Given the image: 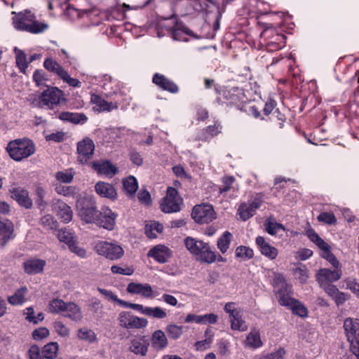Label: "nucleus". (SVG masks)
<instances>
[{
  "mask_svg": "<svg viewBox=\"0 0 359 359\" xmlns=\"http://www.w3.org/2000/svg\"><path fill=\"white\" fill-rule=\"evenodd\" d=\"M144 315L157 319H163L166 317L167 314L164 309L161 307H149L146 306Z\"/></svg>",
  "mask_w": 359,
  "mask_h": 359,
  "instance_id": "obj_48",
  "label": "nucleus"
},
{
  "mask_svg": "<svg viewBox=\"0 0 359 359\" xmlns=\"http://www.w3.org/2000/svg\"><path fill=\"white\" fill-rule=\"evenodd\" d=\"M182 198L179 195L178 191L172 187L167 189L166 195L163 198L160 207L161 210L165 213H172L180 212Z\"/></svg>",
  "mask_w": 359,
  "mask_h": 359,
  "instance_id": "obj_7",
  "label": "nucleus"
},
{
  "mask_svg": "<svg viewBox=\"0 0 359 359\" xmlns=\"http://www.w3.org/2000/svg\"><path fill=\"white\" fill-rule=\"evenodd\" d=\"M256 245L261 254L271 260L275 259L278 254V250L266 241L263 236H259L255 240Z\"/></svg>",
  "mask_w": 359,
  "mask_h": 359,
  "instance_id": "obj_18",
  "label": "nucleus"
},
{
  "mask_svg": "<svg viewBox=\"0 0 359 359\" xmlns=\"http://www.w3.org/2000/svg\"><path fill=\"white\" fill-rule=\"evenodd\" d=\"M235 302H228L225 304L224 310L226 313L229 314L231 318V327L232 330L245 331L247 330V326L245 321L243 320L241 314V310L235 307Z\"/></svg>",
  "mask_w": 359,
  "mask_h": 359,
  "instance_id": "obj_11",
  "label": "nucleus"
},
{
  "mask_svg": "<svg viewBox=\"0 0 359 359\" xmlns=\"http://www.w3.org/2000/svg\"><path fill=\"white\" fill-rule=\"evenodd\" d=\"M58 345L56 342H51L43 348V359H55L57 356Z\"/></svg>",
  "mask_w": 359,
  "mask_h": 359,
  "instance_id": "obj_46",
  "label": "nucleus"
},
{
  "mask_svg": "<svg viewBox=\"0 0 359 359\" xmlns=\"http://www.w3.org/2000/svg\"><path fill=\"white\" fill-rule=\"evenodd\" d=\"M342 276L341 269L331 270L329 269H320L316 274V281L319 286L332 284L333 282L339 280Z\"/></svg>",
  "mask_w": 359,
  "mask_h": 359,
  "instance_id": "obj_13",
  "label": "nucleus"
},
{
  "mask_svg": "<svg viewBox=\"0 0 359 359\" xmlns=\"http://www.w3.org/2000/svg\"><path fill=\"white\" fill-rule=\"evenodd\" d=\"M58 117L62 121L70 122L74 124L83 123L88 120L87 116L83 114L72 113L69 111L60 113Z\"/></svg>",
  "mask_w": 359,
  "mask_h": 359,
  "instance_id": "obj_30",
  "label": "nucleus"
},
{
  "mask_svg": "<svg viewBox=\"0 0 359 359\" xmlns=\"http://www.w3.org/2000/svg\"><path fill=\"white\" fill-rule=\"evenodd\" d=\"M149 343L144 337L135 338L131 341L130 350L136 355H146Z\"/></svg>",
  "mask_w": 359,
  "mask_h": 359,
  "instance_id": "obj_27",
  "label": "nucleus"
},
{
  "mask_svg": "<svg viewBox=\"0 0 359 359\" xmlns=\"http://www.w3.org/2000/svg\"><path fill=\"white\" fill-rule=\"evenodd\" d=\"M254 250L245 245H239L235 250V258L239 262H247L254 257Z\"/></svg>",
  "mask_w": 359,
  "mask_h": 359,
  "instance_id": "obj_31",
  "label": "nucleus"
},
{
  "mask_svg": "<svg viewBox=\"0 0 359 359\" xmlns=\"http://www.w3.org/2000/svg\"><path fill=\"white\" fill-rule=\"evenodd\" d=\"M106 18L108 21L111 20H123L126 17V13L123 10L122 7L119 6H116L110 9L107 10L106 12Z\"/></svg>",
  "mask_w": 359,
  "mask_h": 359,
  "instance_id": "obj_37",
  "label": "nucleus"
},
{
  "mask_svg": "<svg viewBox=\"0 0 359 359\" xmlns=\"http://www.w3.org/2000/svg\"><path fill=\"white\" fill-rule=\"evenodd\" d=\"M235 182L233 176L226 175L222 178V185L218 186V192L223 194L228 192L232 188V185Z\"/></svg>",
  "mask_w": 359,
  "mask_h": 359,
  "instance_id": "obj_50",
  "label": "nucleus"
},
{
  "mask_svg": "<svg viewBox=\"0 0 359 359\" xmlns=\"http://www.w3.org/2000/svg\"><path fill=\"white\" fill-rule=\"evenodd\" d=\"M196 257L198 260L203 263L212 264L216 261L215 252L212 250L208 243H203L200 248V252Z\"/></svg>",
  "mask_w": 359,
  "mask_h": 359,
  "instance_id": "obj_26",
  "label": "nucleus"
},
{
  "mask_svg": "<svg viewBox=\"0 0 359 359\" xmlns=\"http://www.w3.org/2000/svg\"><path fill=\"white\" fill-rule=\"evenodd\" d=\"M14 52L15 53L17 66L21 72L25 73V71L28 67V65L29 64V61L27 60L26 54L22 50L18 49L17 47L14 48Z\"/></svg>",
  "mask_w": 359,
  "mask_h": 359,
  "instance_id": "obj_40",
  "label": "nucleus"
},
{
  "mask_svg": "<svg viewBox=\"0 0 359 359\" xmlns=\"http://www.w3.org/2000/svg\"><path fill=\"white\" fill-rule=\"evenodd\" d=\"M95 188L97 194L102 197L107 198L112 201L117 198L116 189L109 183L100 181L95 184Z\"/></svg>",
  "mask_w": 359,
  "mask_h": 359,
  "instance_id": "obj_23",
  "label": "nucleus"
},
{
  "mask_svg": "<svg viewBox=\"0 0 359 359\" xmlns=\"http://www.w3.org/2000/svg\"><path fill=\"white\" fill-rule=\"evenodd\" d=\"M94 249L98 255L111 260L120 259L124 253L121 245L107 241H99L95 244Z\"/></svg>",
  "mask_w": 359,
  "mask_h": 359,
  "instance_id": "obj_8",
  "label": "nucleus"
},
{
  "mask_svg": "<svg viewBox=\"0 0 359 359\" xmlns=\"http://www.w3.org/2000/svg\"><path fill=\"white\" fill-rule=\"evenodd\" d=\"M290 180H286L285 177L278 176L275 178L274 180V187L273 189L275 190L273 191V195L276 197H280V191L285 188V184H282L283 182H287V181H290Z\"/></svg>",
  "mask_w": 359,
  "mask_h": 359,
  "instance_id": "obj_58",
  "label": "nucleus"
},
{
  "mask_svg": "<svg viewBox=\"0 0 359 359\" xmlns=\"http://www.w3.org/2000/svg\"><path fill=\"white\" fill-rule=\"evenodd\" d=\"M294 275L301 284L306 283L309 278V271L305 265L294 269Z\"/></svg>",
  "mask_w": 359,
  "mask_h": 359,
  "instance_id": "obj_54",
  "label": "nucleus"
},
{
  "mask_svg": "<svg viewBox=\"0 0 359 359\" xmlns=\"http://www.w3.org/2000/svg\"><path fill=\"white\" fill-rule=\"evenodd\" d=\"M90 199L86 196H79L76 201V209L81 219L86 224L90 223Z\"/></svg>",
  "mask_w": 359,
  "mask_h": 359,
  "instance_id": "obj_22",
  "label": "nucleus"
},
{
  "mask_svg": "<svg viewBox=\"0 0 359 359\" xmlns=\"http://www.w3.org/2000/svg\"><path fill=\"white\" fill-rule=\"evenodd\" d=\"M56 192L67 197H77L76 189L72 186L58 185L55 188Z\"/></svg>",
  "mask_w": 359,
  "mask_h": 359,
  "instance_id": "obj_52",
  "label": "nucleus"
},
{
  "mask_svg": "<svg viewBox=\"0 0 359 359\" xmlns=\"http://www.w3.org/2000/svg\"><path fill=\"white\" fill-rule=\"evenodd\" d=\"M245 343L246 346L253 348L262 346V341L261 340L259 331L256 329H252L248 334Z\"/></svg>",
  "mask_w": 359,
  "mask_h": 359,
  "instance_id": "obj_36",
  "label": "nucleus"
},
{
  "mask_svg": "<svg viewBox=\"0 0 359 359\" xmlns=\"http://www.w3.org/2000/svg\"><path fill=\"white\" fill-rule=\"evenodd\" d=\"M287 308L291 310L294 315L298 316L301 318H306L308 316L309 311L307 308L298 299H296Z\"/></svg>",
  "mask_w": 359,
  "mask_h": 359,
  "instance_id": "obj_38",
  "label": "nucleus"
},
{
  "mask_svg": "<svg viewBox=\"0 0 359 359\" xmlns=\"http://www.w3.org/2000/svg\"><path fill=\"white\" fill-rule=\"evenodd\" d=\"M191 217L196 223L208 224L215 219V212L210 204L197 205L192 210Z\"/></svg>",
  "mask_w": 359,
  "mask_h": 359,
  "instance_id": "obj_10",
  "label": "nucleus"
},
{
  "mask_svg": "<svg viewBox=\"0 0 359 359\" xmlns=\"http://www.w3.org/2000/svg\"><path fill=\"white\" fill-rule=\"evenodd\" d=\"M46 261L40 259H29L24 262V270L27 274H36L43 271Z\"/></svg>",
  "mask_w": 359,
  "mask_h": 359,
  "instance_id": "obj_25",
  "label": "nucleus"
},
{
  "mask_svg": "<svg viewBox=\"0 0 359 359\" xmlns=\"http://www.w3.org/2000/svg\"><path fill=\"white\" fill-rule=\"evenodd\" d=\"M41 225L47 230H54L57 227V222L51 215H46L41 218Z\"/></svg>",
  "mask_w": 359,
  "mask_h": 359,
  "instance_id": "obj_53",
  "label": "nucleus"
},
{
  "mask_svg": "<svg viewBox=\"0 0 359 359\" xmlns=\"http://www.w3.org/2000/svg\"><path fill=\"white\" fill-rule=\"evenodd\" d=\"M346 288L351 290L358 298H359V283L355 279L346 278L344 280Z\"/></svg>",
  "mask_w": 359,
  "mask_h": 359,
  "instance_id": "obj_60",
  "label": "nucleus"
},
{
  "mask_svg": "<svg viewBox=\"0 0 359 359\" xmlns=\"http://www.w3.org/2000/svg\"><path fill=\"white\" fill-rule=\"evenodd\" d=\"M63 316L68 317L73 320H79L81 317L80 309L74 303H68Z\"/></svg>",
  "mask_w": 359,
  "mask_h": 359,
  "instance_id": "obj_41",
  "label": "nucleus"
},
{
  "mask_svg": "<svg viewBox=\"0 0 359 359\" xmlns=\"http://www.w3.org/2000/svg\"><path fill=\"white\" fill-rule=\"evenodd\" d=\"M152 82L162 90L170 93L175 94L179 92L178 86L161 74L155 73L152 78Z\"/></svg>",
  "mask_w": 359,
  "mask_h": 359,
  "instance_id": "obj_15",
  "label": "nucleus"
},
{
  "mask_svg": "<svg viewBox=\"0 0 359 359\" xmlns=\"http://www.w3.org/2000/svg\"><path fill=\"white\" fill-rule=\"evenodd\" d=\"M350 297V294L348 293H345L339 290L332 298V300L335 302L337 306H339L343 305L348 299H349Z\"/></svg>",
  "mask_w": 359,
  "mask_h": 359,
  "instance_id": "obj_62",
  "label": "nucleus"
},
{
  "mask_svg": "<svg viewBox=\"0 0 359 359\" xmlns=\"http://www.w3.org/2000/svg\"><path fill=\"white\" fill-rule=\"evenodd\" d=\"M43 66L47 70L57 74L59 76H66V71L62 67L51 58L46 59L44 61Z\"/></svg>",
  "mask_w": 359,
  "mask_h": 359,
  "instance_id": "obj_42",
  "label": "nucleus"
},
{
  "mask_svg": "<svg viewBox=\"0 0 359 359\" xmlns=\"http://www.w3.org/2000/svg\"><path fill=\"white\" fill-rule=\"evenodd\" d=\"M66 4L67 6L65 9V13L72 20L81 18L84 14H88V11L87 9L79 10L68 3Z\"/></svg>",
  "mask_w": 359,
  "mask_h": 359,
  "instance_id": "obj_47",
  "label": "nucleus"
},
{
  "mask_svg": "<svg viewBox=\"0 0 359 359\" xmlns=\"http://www.w3.org/2000/svg\"><path fill=\"white\" fill-rule=\"evenodd\" d=\"M77 161L81 164H88L90 161V137H86L77 143Z\"/></svg>",
  "mask_w": 359,
  "mask_h": 359,
  "instance_id": "obj_19",
  "label": "nucleus"
},
{
  "mask_svg": "<svg viewBox=\"0 0 359 359\" xmlns=\"http://www.w3.org/2000/svg\"><path fill=\"white\" fill-rule=\"evenodd\" d=\"M343 326L351 351L359 359V318H346Z\"/></svg>",
  "mask_w": 359,
  "mask_h": 359,
  "instance_id": "obj_6",
  "label": "nucleus"
},
{
  "mask_svg": "<svg viewBox=\"0 0 359 359\" xmlns=\"http://www.w3.org/2000/svg\"><path fill=\"white\" fill-rule=\"evenodd\" d=\"M57 238L60 241L67 244L69 248L70 247V244L75 242L72 234L66 229H61L58 231Z\"/></svg>",
  "mask_w": 359,
  "mask_h": 359,
  "instance_id": "obj_56",
  "label": "nucleus"
},
{
  "mask_svg": "<svg viewBox=\"0 0 359 359\" xmlns=\"http://www.w3.org/2000/svg\"><path fill=\"white\" fill-rule=\"evenodd\" d=\"M49 335V330L44 327L36 329L32 332V337L35 340H41Z\"/></svg>",
  "mask_w": 359,
  "mask_h": 359,
  "instance_id": "obj_64",
  "label": "nucleus"
},
{
  "mask_svg": "<svg viewBox=\"0 0 359 359\" xmlns=\"http://www.w3.org/2000/svg\"><path fill=\"white\" fill-rule=\"evenodd\" d=\"M318 220L326 224L333 225L337 222L333 212H323L318 216Z\"/></svg>",
  "mask_w": 359,
  "mask_h": 359,
  "instance_id": "obj_55",
  "label": "nucleus"
},
{
  "mask_svg": "<svg viewBox=\"0 0 359 359\" xmlns=\"http://www.w3.org/2000/svg\"><path fill=\"white\" fill-rule=\"evenodd\" d=\"M119 325L128 330L141 329L148 325L147 319L134 316L130 311H122L118 317Z\"/></svg>",
  "mask_w": 359,
  "mask_h": 359,
  "instance_id": "obj_9",
  "label": "nucleus"
},
{
  "mask_svg": "<svg viewBox=\"0 0 359 359\" xmlns=\"http://www.w3.org/2000/svg\"><path fill=\"white\" fill-rule=\"evenodd\" d=\"M152 346L156 350H163L167 347L168 342L165 333L161 330H156L151 336Z\"/></svg>",
  "mask_w": 359,
  "mask_h": 359,
  "instance_id": "obj_29",
  "label": "nucleus"
},
{
  "mask_svg": "<svg viewBox=\"0 0 359 359\" xmlns=\"http://www.w3.org/2000/svg\"><path fill=\"white\" fill-rule=\"evenodd\" d=\"M13 231V227L11 222L0 221V236H1L4 241H6L11 238Z\"/></svg>",
  "mask_w": 359,
  "mask_h": 359,
  "instance_id": "obj_51",
  "label": "nucleus"
},
{
  "mask_svg": "<svg viewBox=\"0 0 359 359\" xmlns=\"http://www.w3.org/2000/svg\"><path fill=\"white\" fill-rule=\"evenodd\" d=\"M117 214L104 207L101 211L97 210L91 203V222L109 231L114 229Z\"/></svg>",
  "mask_w": 359,
  "mask_h": 359,
  "instance_id": "obj_5",
  "label": "nucleus"
},
{
  "mask_svg": "<svg viewBox=\"0 0 359 359\" xmlns=\"http://www.w3.org/2000/svg\"><path fill=\"white\" fill-rule=\"evenodd\" d=\"M173 256L172 251L165 245H156L147 252V257L153 258L156 262L164 264L168 262Z\"/></svg>",
  "mask_w": 359,
  "mask_h": 359,
  "instance_id": "obj_14",
  "label": "nucleus"
},
{
  "mask_svg": "<svg viewBox=\"0 0 359 359\" xmlns=\"http://www.w3.org/2000/svg\"><path fill=\"white\" fill-rule=\"evenodd\" d=\"M256 7H257V12L259 13V16L257 17V20H260L262 21V17L263 16H268L269 18H271L269 20V22H275L278 20V17L275 15V14H277L278 12L276 13H271L270 11V6L269 5L265 2V6L261 5L260 2H256ZM278 14H282L281 13H278Z\"/></svg>",
  "mask_w": 359,
  "mask_h": 359,
  "instance_id": "obj_35",
  "label": "nucleus"
},
{
  "mask_svg": "<svg viewBox=\"0 0 359 359\" xmlns=\"http://www.w3.org/2000/svg\"><path fill=\"white\" fill-rule=\"evenodd\" d=\"M309 239L314 243L320 250L324 252H330L329 245L323 240L319 235L314 231L310 230L308 232Z\"/></svg>",
  "mask_w": 359,
  "mask_h": 359,
  "instance_id": "obj_45",
  "label": "nucleus"
},
{
  "mask_svg": "<svg viewBox=\"0 0 359 359\" xmlns=\"http://www.w3.org/2000/svg\"><path fill=\"white\" fill-rule=\"evenodd\" d=\"M222 126L220 123L215 121L214 125L208 126L200 130L196 135V140L202 142L210 141L222 132Z\"/></svg>",
  "mask_w": 359,
  "mask_h": 359,
  "instance_id": "obj_16",
  "label": "nucleus"
},
{
  "mask_svg": "<svg viewBox=\"0 0 359 359\" xmlns=\"http://www.w3.org/2000/svg\"><path fill=\"white\" fill-rule=\"evenodd\" d=\"M62 96V92L57 88H48L40 95L39 103L48 109H53L60 103Z\"/></svg>",
  "mask_w": 359,
  "mask_h": 359,
  "instance_id": "obj_12",
  "label": "nucleus"
},
{
  "mask_svg": "<svg viewBox=\"0 0 359 359\" xmlns=\"http://www.w3.org/2000/svg\"><path fill=\"white\" fill-rule=\"evenodd\" d=\"M293 294V290H290V292L284 294L283 296H280L278 299V304L282 306L287 307L292 303H293L297 299L293 298L292 295Z\"/></svg>",
  "mask_w": 359,
  "mask_h": 359,
  "instance_id": "obj_59",
  "label": "nucleus"
},
{
  "mask_svg": "<svg viewBox=\"0 0 359 359\" xmlns=\"http://www.w3.org/2000/svg\"><path fill=\"white\" fill-rule=\"evenodd\" d=\"M27 293V287L26 286H22L17 290L13 295L8 297V302L13 306L22 305L27 301L26 296Z\"/></svg>",
  "mask_w": 359,
  "mask_h": 359,
  "instance_id": "obj_28",
  "label": "nucleus"
},
{
  "mask_svg": "<svg viewBox=\"0 0 359 359\" xmlns=\"http://www.w3.org/2000/svg\"><path fill=\"white\" fill-rule=\"evenodd\" d=\"M203 241L196 240L192 237H187L184 239V245L187 249L195 257L200 252V248L203 245Z\"/></svg>",
  "mask_w": 359,
  "mask_h": 359,
  "instance_id": "obj_39",
  "label": "nucleus"
},
{
  "mask_svg": "<svg viewBox=\"0 0 359 359\" xmlns=\"http://www.w3.org/2000/svg\"><path fill=\"white\" fill-rule=\"evenodd\" d=\"M91 167L98 175H104L110 177H112L118 172L117 168L109 161H95L91 163Z\"/></svg>",
  "mask_w": 359,
  "mask_h": 359,
  "instance_id": "obj_20",
  "label": "nucleus"
},
{
  "mask_svg": "<svg viewBox=\"0 0 359 359\" xmlns=\"http://www.w3.org/2000/svg\"><path fill=\"white\" fill-rule=\"evenodd\" d=\"M56 179L63 183H70L73 178L74 174L72 170H67L65 171H60L55 174Z\"/></svg>",
  "mask_w": 359,
  "mask_h": 359,
  "instance_id": "obj_57",
  "label": "nucleus"
},
{
  "mask_svg": "<svg viewBox=\"0 0 359 359\" xmlns=\"http://www.w3.org/2000/svg\"><path fill=\"white\" fill-rule=\"evenodd\" d=\"M233 240V234L225 231L217 239V246L221 253L225 254L230 248L231 243Z\"/></svg>",
  "mask_w": 359,
  "mask_h": 359,
  "instance_id": "obj_33",
  "label": "nucleus"
},
{
  "mask_svg": "<svg viewBox=\"0 0 359 359\" xmlns=\"http://www.w3.org/2000/svg\"><path fill=\"white\" fill-rule=\"evenodd\" d=\"M186 35L194 36V32L182 23L172 29V36L176 41H187Z\"/></svg>",
  "mask_w": 359,
  "mask_h": 359,
  "instance_id": "obj_32",
  "label": "nucleus"
},
{
  "mask_svg": "<svg viewBox=\"0 0 359 359\" xmlns=\"http://www.w3.org/2000/svg\"><path fill=\"white\" fill-rule=\"evenodd\" d=\"M13 24L18 30L27 31L33 34L43 32L48 27L46 23L37 22L35 15L30 11L18 13L13 19Z\"/></svg>",
  "mask_w": 359,
  "mask_h": 359,
  "instance_id": "obj_3",
  "label": "nucleus"
},
{
  "mask_svg": "<svg viewBox=\"0 0 359 359\" xmlns=\"http://www.w3.org/2000/svg\"><path fill=\"white\" fill-rule=\"evenodd\" d=\"M11 197L20 205L26 208H30L32 205V201L29 197L28 191L22 188L13 189L11 191Z\"/></svg>",
  "mask_w": 359,
  "mask_h": 359,
  "instance_id": "obj_24",
  "label": "nucleus"
},
{
  "mask_svg": "<svg viewBox=\"0 0 359 359\" xmlns=\"http://www.w3.org/2000/svg\"><path fill=\"white\" fill-rule=\"evenodd\" d=\"M278 20L275 22L261 21L259 25L264 27L261 36L265 40L266 48L268 51L274 52L285 47L286 36L282 33L284 30L283 25V14H275Z\"/></svg>",
  "mask_w": 359,
  "mask_h": 359,
  "instance_id": "obj_1",
  "label": "nucleus"
},
{
  "mask_svg": "<svg viewBox=\"0 0 359 359\" xmlns=\"http://www.w3.org/2000/svg\"><path fill=\"white\" fill-rule=\"evenodd\" d=\"M67 304L60 299H53L48 304V310L52 313H62L63 315Z\"/></svg>",
  "mask_w": 359,
  "mask_h": 359,
  "instance_id": "obj_44",
  "label": "nucleus"
},
{
  "mask_svg": "<svg viewBox=\"0 0 359 359\" xmlns=\"http://www.w3.org/2000/svg\"><path fill=\"white\" fill-rule=\"evenodd\" d=\"M256 210L249 204L242 203L238 209V213L241 219L243 221H247L255 215Z\"/></svg>",
  "mask_w": 359,
  "mask_h": 359,
  "instance_id": "obj_43",
  "label": "nucleus"
},
{
  "mask_svg": "<svg viewBox=\"0 0 359 359\" xmlns=\"http://www.w3.org/2000/svg\"><path fill=\"white\" fill-rule=\"evenodd\" d=\"M54 328L56 332L61 337H67L69 334V329L61 321H55Z\"/></svg>",
  "mask_w": 359,
  "mask_h": 359,
  "instance_id": "obj_63",
  "label": "nucleus"
},
{
  "mask_svg": "<svg viewBox=\"0 0 359 359\" xmlns=\"http://www.w3.org/2000/svg\"><path fill=\"white\" fill-rule=\"evenodd\" d=\"M53 210L57 213L65 223L72 219V211L69 205L60 200H53L52 202Z\"/></svg>",
  "mask_w": 359,
  "mask_h": 359,
  "instance_id": "obj_21",
  "label": "nucleus"
},
{
  "mask_svg": "<svg viewBox=\"0 0 359 359\" xmlns=\"http://www.w3.org/2000/svg\"><path fill=\"white\" fill-rule=\"evenodd\" d=\"M284 284H287L284 276L280 273H274L272 280L273 290L282 287Z\"/></svg>",
  "mask_w": 359,
  "mask_h": 359,
  "instance_id": "obj_61",
  "label": "nucleus"
},
{
  "mask_svg": "<svg viewBox=\"0 0 359 359\" xmlns=\"http://www.w3.org/2000/svg\"><path fill=\"white\" fill-rule=\"evenodd\" d=\"M165 331L170 339H177L183 334V327L175 324H169L166 326Z\"/></svg>",
  "mask_w": 359,
  "mask_h": 359,
  "instance_id": "obj_49",
  "label": "nucleus"
},
{
  "mask_svg": "<svg viewBox=\"0 0 359 359\" xmlns=\"http://www.w3.org/2000/svg\"><path fill=\"white\" fill-rule=\"evenodd\" d=\"M91 103L95 104L93 110L96 112L111 111L118 107L117 102H107L97 95L91 93Z\"/></svg>",
  "mask_w": 359,
  "mask_h": 359,
  "instance_id": "obj_17",
  "label": "nucleus"
},
{
  "mask_svg": "<svg viewBox=\"0 0 359 359\" xmlns=\"http://www.w3.org/2000/svg\"><path fill=\"white\" fill-rule=\"evenodd\" d=\"M123 188L128 196H134L138 189V182L137 179L132 175L123 179Z\"/></svg>",
  "mask_w": 359,
  "mask_h": 359,
  "instance_id": "obj_34",
  "label": "nucleus"
},
{
  "mask_svg": "<svg viewBox=\"0 0 359 359\" xmlns=\"http://www.w3.org/2000/svg\"><path fill=\"white\" fill-rule=\"evenodd\" d=\"M6 149L12 159L21 161L33 155L36 151V147L31 140L23 138L10 142Z\"/></svg>",
  "mask_w": 359,
  "mask_h": 359,
  "instance_id": "obj_4",
  "label": "nucleus"
},
{
  "mask_svg": "<svg viewBox=\"0 0 359 359\" xmlns=\"http://www.w3.org/2000/svg\"><path fill=\"white\" fill-rule=\"evenodd\" d=\"M216 97L215 102L226 108H235L243 111L249 99L243 88L217 85L215 86Z\"/></svg>",
  "mask_w": 359,
  "mask_h": 359,
  "instance_id": "obj_2",
  "label": "nucleus"
}]
</instances>
